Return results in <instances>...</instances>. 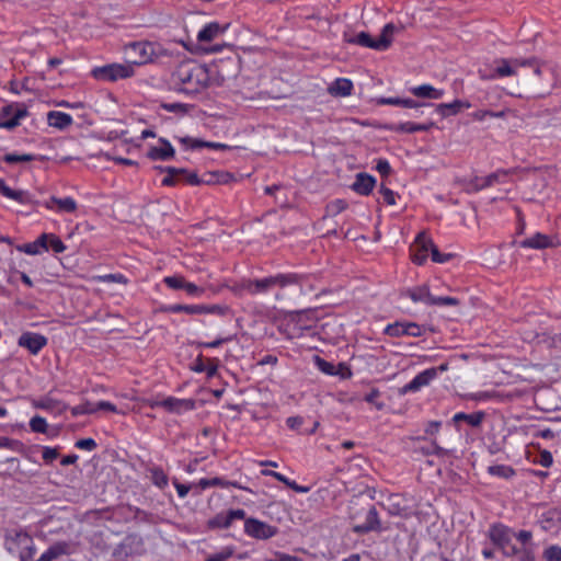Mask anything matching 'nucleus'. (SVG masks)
I'll list each match as a JSON object with an SVG mask.
<instances>
[{
	"instance_id": "1",
	"label": "nucleus",
	"mask_w": 561,
	"mask_h": 561,
	"mask_svg": "<svg viewBox=\"0 0 561 561\" xmlns=\"http://www.w3.org/2000/svg\"><path fill=\"white\" fill-rule=\"evenodd\" d=\"M171 78L175 89L186 94L199 93L210 83L208 68L192 60L181 62Z\"/></svg>"
},
{
	"instance_id": "2",
	"label": "nucleus",
	"mask_w": 561,
	"mask_h": 561,
	"mask_svg": "<svg viewBox=\"0 0 561 561\" xmlns=\"http://www.w3.org/2000/svg\"><path fill=\"white\" fill-rule=\"evenodd\" d=\"M317 321V309L290 311L285 316L278 325V331L286 339H299L305 334L306 331L313 330L316 328Z\"/></svg>"
},
{
	"instance_id": "3",
	"label": "nucleus",
	"mask_w": 561,
	"mask_h": 561,
	"mask_svg": "<svg viewBox=\"0 0 561 561\" xmlns=\"http://www.w3.org/2000/svg\"><path fill=\"white\" fill-rule=\"evenodd\" d=\"M4 547L9 553L16 554L21 561L31 560L36 552L32 536L20 527L5 530Z\"/></svg>"
},
{
	"instance_id": "4",
	"label": "nucleus",
	"mask_w": 561,
	"mask_h": 561,
	"mask_svg": "<svg viewBox=\"0 0 561 561\" xmlns=\"http://www.w3.org/2000/svg\"><path fill=\"white\" fill-rule=\"evenodd\" d=\"M305 276L297 273H279L260 279H251V296L265 294L275 287L302 285Z\"/></svg>"
},
{
	"instance_id": "5",
	"label": "nucleus",
	"mask_w": 561,
	"mask_h": 561,
	"mask_svg": "<svg viewBox=\"0 0 561 561\" xmlns=\"http://www.w3.org/2000/svg\"><path fill=\"white\" fill-rule=\"evenodd\" d=\"M486 537L503 557L513 558L516 554V545L513 543V528L503 523H493L488 528Z\"/></svg>"
},
{
	"instance_id": "6",
	"label": "nucleus",
	"mask_w": 561,
	"mask_h": 561,
	"mask_svg": "<svg viewBox=\"0 0 561 561\" xmlns=\"http://www.w3.org/2000/svg\"><path fill=\"white\" fill-rule=\"evenodd\" d=\"M128 49L134 54V59L128 62V65H133V69L136 66L156 62L168 55L160 44L152 42H134L128 45Z\"/></svg>"
},
{
	"instance_id": "7",
	"label": "nucleus",
	"mask_w": 561,
	"mask_h": 561,
	"mask_svg": "<svg viewBox=\"0 0 561 561\" xmlns=\"http://www.w3.org/2000/svg\"><path fill=\"white\" fill-rule=\"evenodd\" d=\"M393 25L391 23L386 24L382 28L379 38L374 39L367 32H360L356 35H350L348 33L343 34V41L347 44L358 45L362 47H368L376 50H386L391 45V38L387 36L390 32L392 33Z\"/></svg>"
},
{
	"instance_id": "8",
	"label": "nucleus",
	"mask_w": 561,
	"mask_h": 561,
	"mask_svg": "<svg viewBox=\"0 0 561 561\" xmlns=\"http://www.w3.org/2000/svg\"><path fill=\"white\" fill-rule=\"evenodd\" d=\"M400 297H408L413 302H423L428 306H458L459 300L455 297H435L431 295L426 285L414 286L401 290Z\"/></svg>"
},
{
	"instance_id": "9",
	"label": "nucleus",
	"mask_w": 561,
	"mask_h": 561,
	"mask_svg": "<svg viewBox=\"0 0 561 561\" xmlns=\"http://www.w3.org/2000/svg\"><path fill=\"white\" fill-rule=\"evenodd\" d=\"M91 75L99 81L115 82L122 79H128L135 76L133 65L125 64H107L92 69Z\"/></svg>"
},
{
	"instance_id": "10",
	"label": "nucleus",
	"mask_w": 561,
	"mask_h": 561,
	"mask_svg": "<svg viewBox=\"0 0 561 561\" xmlns=\"http://www.w3.org/2000/svg\"><path fill=\"white\" fill-rule=\"evenodd\" d=\"M447 369V365L443 364L438 368L432 367L427 368L420 374H417L410 382L400 388V394H407L408 392H416L421 388L428 386L432 380L437 377V371H444Z\"/></svg>"
},
{
	"instance_id": "11",
	"label": "nucleus",
	"mask_w": 561,
	"mask_h": 561,
	"mask_svg": "<svg viewBox=\"0 0 561 561\" xmlns=\"http://www.w3.org/2000/svg\"><path fill=\"white\" fill-rule=\"evenodd\" d=\"M244 533L255 539H270L277 534V528L256 518L244 519Z\"/></svg>"
},
{
	"instance_id": "12",
	"label": "nucleus",
	"mask_w": 561,
	"mask_h": 561,
	"mask_svg": "<svg viewBox=\"0 0 561 561\" xmlns=\"http://www.w3.org/2000/svg\"><path fill=\"white\" fill-rule=\"evenodd\" d=\"M245 511L242 508L229 510L226 513H219L215 517L208 520V526L210 528H220L227 529L232 523L237 519L243 520L245 519Z\"/></svg>"
},
{
	"instance_id": "13",
	"label": "nucleus",
	"mask_w": 561,
	"mask_h": 561,
	"mask_svg": "<svg viewBox=\"0 0 561 561\" xmlns=\"http://www.w3.org/2000/svg\"><path fill=\"white\" fill-rule=\"evenodd\" d=\"M18 345L36 355L47 345V337L39 333L24 332L20 335Z\"/></svg>"
},
{
	"instance_id": "14",
	"label": "nucleus",
	"mask_w": 561,
	"mask_h": 561,
	"mask_svg": "<svg viewBox=\"0 0 561 561\" xmlns=\"http://www.w3.org/2000/svg\"><path fill=\"white\" fill-rule=\"evenodd\" d=\"M381 529V523L378 516V512L374 505H369L365 512V520L360 524L353 526L355 534H367L370 531H378Z\"/></svg>"
},
{
	"instance_id": "15",
	"label": "nucleus",
	"mask_w": 561,
	"mask_h": 561,
	"mask_svg": "<svg viewBox=\"0 0 561 561\" xmlns=\"http://www.w3.org/2000/svg\"><path fill=\"white\" fill-rule=\"evenodd\" d=\"M0 193L4 197L13 199L23 205H33V206L39 205V202L34 199L33 196L28 192L22 191V190H12L11 187H9L5 184L4 180H2V179H0Z\"/></svg>"
},
{
	"instance_id": "16",
	"label": "nucleus",
	"mask_w": 561,
	"mask_h": 561,
	"mask_svg": "<svg viewBox=\"0 0 561 561\" xmlns=\"http://www.w3.org/2000/svg\"><path fill=\"white\" fill-rule=\"evenodd\" d=\"M195 400L193 399H179L174 397H168L161 400V408L165 409L170 413L181 414L185 411H192L195 409Z\"/></svg>"
},
{
	"instance_id": "17",
	"label": "nucleus",
	"mask_w": 561,
	"mask_h": 561,
	"mask_svg": "<svg viewBox=\"0 0 561 561\" xmlns=\"http://www.w3.org/2000/svg\"><path fill=\"white\" fill-rule=\"evenodd\" d=\"M159 142L161 146L151 147L147 152V157L152 161L171 160L175 154V150L172 145L163 138H160Z\"/></svg>"
},
{
	"instance_id": "18",
	"label": "nucleus",
	"mask_w": 561,
	"mask_h": 561,
	"mask_svg": "<svg viewBox=\"0 0 561 561\" xmlns=\"http://www.w3.org/2000/svg\"><path fill=\"white\" fill-rule=\"evenodd\" d=\"M556 245H558V242L556 241V239L553 237L543 234L540 232H537L534 236L520 241L522 248H530V249H538V250L553 248Z\"/></svg>"
},
{
	"instance_id": "19",
	"label": "nucleus",
	"mask_w": 561,
	"mask_h": 561,
	"mask_svg": "<svg viewBox=\"0 0 561 561\" xmlns=\"http://www.w3.org/2000/svg\"><path fill=\"white\" fill-rule=\"evenodd\" d=\"M428 242L433 241L426 237L425 232H421L417 234L415 239V249L413 250L412 253V261L415 264L423 265L426 262L428 252H431Z\"/></svg>"
},
{
	"instance_id": "20",
	"label": "nucleus",
	"mask_w": 561,
	"mask_h": 561,
	"mask_svg": "<svg viewBox=\"0 0 561 561\" xmlns=\"http://www.w3.org/2000/svg\"><path fill=\"white\" fill-rule=\"evenodd\" d=\"M435 126V123L430 121L427 123L417 124L413 122H404L399 124H390L386 128L394 133H416V131H428Z\"/></svg>"
},
{
	"instance_id": "21",
	"label": "nucleus",
	"mask_w": 561,
	"mask_h": 561,
	"mask_svg": "<svg viewBox=\"0 0 561 561\" xmlns=\"http://www.w3.org/2000/svg\"><path fill=\"white\" fill-rule=\"evenodd\" d=\"M33 407L58 415L62 414L68 409V405L65 402L49 396L35 400L33 402Z\"/></svg>"
},
{
	"instance_id": "22",
	"label": "nucleus",
	"mask_w": 561,
	"mask_h": 561,
	"mask_svg": "<svg viewBox=\"0 0 561 561\" xmlns=\"http://www.w3.org/2000/svg\"><path fill=\"white\" fill-rule=\"evenodd\" d=\"M538 522L546 531L558 529L561 525V511L558 508H549L540 515Z\"/></svg>"
},
{
	"instance_id": "23",
	"label": "nucleus",
	"mask_w": 561,
	"mask_h": 561,
	"mask_svg": "<svg viewBox=\"0 0 561 561\" xmlns=\"http://www.w3.org/2000/svg\"><path fill=\"white\" fill-rule=\"evenodd\" d=\"M54 204L57 206V211L60 213L72 214L78 208L77 202L70 196L64 198L51 196L49 201L43 204V206L47 209H54Z\"/></svg>"
},
{
	"instance_id": "24",
	"label": "nucleus",
	"mask_w": 561,
	"mask_h": 561,
	"mask_svg": "<svg viewBox=\"0 0 561 561\" xmlns=\"http://www.w3.org/2000/svg\"><path fill=\"white\" fill-rule=\"evenodd\" d=\"M376 184V180L373 175L367 173H358L352 184V190L360 195H369Z\"/></svg>"
},
{
	"instance_id": "25",
	"label": "nucleus",
	"mask_w": 561,
	"mask_h": 561,
	"mask_svg": "<svg viewBox=\"0 0 561 561\" xmlns=\"http://www.w3.org/2000/svg\"><path fill=\"white\" fill-rule=\"evenodd\" d=\"M47 237V233H42L34 242L18 245L16 250L28 255L41 254L48 250Z\"/></svg>"
},
{
	"instance_id": "26",
	"label": "nucleus",
	"mask_w": 561,
	"mask_h": 561,
	"mask_svg": "<svg viewBox=\"0 0 561 561\" xmlns=\"http://www.w3.org/2000/svg\"><path fill=\"white\" fill-rule=\"evenodd\" d=\"M501 175H506V172H503V171H497V172H494V173H491L486 176H483V178H479V176H476L470 183H469V188L468 191L469 192H478L482 188H485V187H489V186H492L495 182L499 181V178Z\"/></svg>"
},
{
	"instance_id": "27",
	"label": "nucleus",
	"mask_w": 561,
	"mask_h": 561,
	"mask_svg": "<svg viewBox=\"0 0 561 561\" xmlns=\"http://www.w3.org/2000/svg\"><path fill=\"white\" fill-rule=\"evenodd\" d=\"M72 116L65 112L50 111L47 114L48 125L60 130L69 127L72 124Z\"/></svg>"
},
{
	"instance_id": "28",
	"label": "nucleus",
	"mask_w": 561,
	"mask_h": 561,
	"mask_svg": "<svg viewBox=\"0 0 561 561\" xmlns=\"http://www.w3.org/2000/svg\"><path fill=\"white\" fill-rule=\"evenodd\" d=\"M471 104L466 101L455 100L451 103H440L436 105V112L443 116L457 115L462 108H469Z\"/></svg>"
},
{
	"instance_id": "29",
	"label": "nucleus",
	"mask_w": 561,
	"mask_h": 561,
	"mask_svg": "<svg viewBox=\"0 0 561 561\" xmlns=\"http://www.w3.org/2000/svg\"><path fill=\"white\" fill-rule=\"evenodd\" d=\"M353 82L347 78H337L329 87L328 91L334 96H348L353 91Z\"/></svg>"
},
{
	"instance_id": "30",
	"label": "nucleus",
	"mask_w": 561,
	"mask_h": 561,
	"mask_svg": "<svg viewBox=\"0 0 561 561\" xmlns=\"http://www.w3.org/2000/svg\"><path fill=\"white\" fill-rule=\"evenodd\" d=\"M181 142L184 144L186 146V148H190V149H199V148H210V149H215V150L229 149V146L225 145V144L205 141V140L196 139V138H192V137L182 138Z\"/></svg>"
},
{
	"instance_id": "31",
	"label": "nucleus",
	"mask_w": 561,
	"mask_h": 561,
	"mask_svg": "<svg viewBox=\"0 0 561 561\" xmlns=\"http://www.w3.org/2000/svg\"><path fill=\"white\" fill-rule=\"evenodd\" d=\"M411 93L416 98L438 100L444 95V90L436 89L431 84H421L412 88Z\"/></svg>"
},
{
	"instance_id": "32",
	"label": "nucleus",
	"mask_w": 561,
	"mask_h": 561,
	"mask_svg": "<svg viewBox=\"0 0 561 561\" xmlns=\"http://www.w3.org/2000/svg\"><path fill=\"white\" fill-rule=\"evenodd\" d=\"M484 417H485V413L483 411H477V412H473L470 414H467L465 412H459L454 415L453 421L455 423L463 421L472 427H478L481 425Z\"/></svg>"
},
{
	"instance_id": "33",
	"label": "nucleus",
	"mask_w": 561,
	"mask_h": 561,
	"mask_svg": "<svg viewBox=\"0 0 561 561\" xmlns=\"http://www.w3.org/2000/svg\"><path fill=\"white\" fill-rule=\"evenodd\" d=\"M201 305H181V304H174V305H168L161 307V311L165 313H180L184 312L187 314H202Z\"/></svg>"
},
{
	"instance_id": "34",
	"label": "nucleus",
	"mask_w": 561,
	"mask_h": 561,
	"mask_svg": "<svg viewBox=\"0 0 561 561\" xmlns=\"http://www.w3.org/2000/svg\"><path fill=\"white\" fill-rule=\"evenodd\" d=\"M160 172H165L167 175L162 179L161 184L163 186H175V181L173 180V175H185L190 174V171L184 168H174V167H157Z\"/></svg>"
},
{
	"instance_id": "35",
	"label": "nucleus",
	"mask_w": 561,
	"mask_h": 561,
	"mask_svg": "<svg viewBox=\"0 0 561 561\" xmlns=\"http://www.w3.org/2000/svg\"><path fill=\"white\" fill-rule=\"evenodd\" d=\"M19 112H23L24 114L21 116V119L28 115L27 108L24 104L21 103H10L4 105L0 110V118L2 121L15 118V115Z\"/></svg>"
},
{
	"instance_id": "36",
	"label": "nucleus",
	"mask_w": 561,
	"mask_h": 561,
	"mask_svg": "<svg viewBox=\"0 0 561 561\" xmlns=\"http://www.w3.org/2000/svg\"><path fill=\"white\" fill-rule=\"evenodd\" d=\"M377 103L381 104V105H396V106H402V107H407V108H416V107L424 105V103H419V102L414 101L413 99H401V98H380V99H378Z\"/></svg>"
},
{
	"instance_id": "37",
	"label": "nucleus",
	"mask_w": 561,
	"mask_h": 561,
	"mask_svg": "<svg viewBox=\"0 0 561 561\" xmlns=\"http://www.w3.org/2000/svg\"><path fill=\"white\" fill-rule=\"evenodd\" d=\"M224 32V28L216 22H211L206 24L197 34L198 42H210L213 41L219 33Z\"/></svg>"
},
{
	"instance_id": "38",
	"label": "nucleus",
	"mask_w": 561,
	"mask_h": 561,
	"mask_svg": "<svg viewBox=\"0 0 561 561\" xmlns=\"http://www.w3.org/2000/svg\"><path fill=\"white\" fill-rule=\"evenodd\" d=\"M185 181H186V184H190V185L217 184L216 173H208V174L204 175L203 178H199L197 175V173L190 172V174H187V176L185 178Z\"/></svg>"
},
{
	"instance_id": "39",
	"label": "nucleus",
	"mask_w": 561,
	"mask_h": 561,
	"mask_svg": "<svg viewBox=\"0 0 561 561\" xmlns=\"http://www.w3.org/2000/svg\"><path fill=\"white\" fill-rule=\"evenodd\" d=\"M488 473L503 479H510L515 476V470L511 466L494 465L488 467Z\"/></svg>"
},
{
	"instance_id": "40",
	"label": "nucleus",
	"mask_w": 561,
	"mask_h": 561,
	"mask_svg": "<svg viewBox=\"0 0 561 561\" xmlns=\"http://www.w3.org/2000/svg\"><path fill=\"white\" fill-rule=\"evenodd\" d=\"M149 472L151 474V481L154 485H157L160 489H163L168 485L169 479L162 468L152 467L149 469Z\"/></svg>"
},
{
	"instance_id": "41",
	"label": "nucleus",
	"mask_w": 561,
	"mask_h": 561,
	"mask_svg": "<svg viewBox=\"0 0 561 561\" xmlns=\"http://www.w3.org/2000/svg\"><path fill=\"white\" fill-rule=\"evenodd\" d=\"M499 64L500 65L495 69V75L497 77L503 78L516 75L515 66H513L512 60L500 59Z\"/></svg>"
},
{
	"instance_id": "42",
	"label": "nucleus",
	"mask_w": 561,
	"mask_h": 561,
	"mask_svg": "<svg viewBox=\"0 0 561 561\" xmlns=\"http://www.w3.org/2000/svg\"><path fill=\"white\" fill-rule=\"evenodd\" d=\"M273 478H275L277 481L284 483L286 486L294 490L295 492L308 493L310 491L309 486L299 485L295 481L289 480L287 477H285L282 473H273Z\"/></svg>"
},
{
	"instance_id": "43",
	"label": "nucleus",
	"mask_w": 561,
	"mask_h": 561,
	"mask_svg": "<svg viewBox=\"0 0 561 561\" xmlns=\"http://www.w3.org/2000/svg\"><path fill=\"white\" fill-rule=\"evenodd\" d=\"M314 363H316L317 367L319 368V370H321L322 373H324L329 376H334L337 374L336 367L333 363H330L318 355L314 356Z\"/></svg>"
},
{
	"instance_id": "44",
	"label": "nucleus",
	"mask_w": 561,
	"mask_h": 561,
	"mask_svg": "<svg viewBox=\"0 0 561 561\" xmlns=\"http://www.w3.org/2000/svg\"><path fill=\"white\" fill-rule=\"evenodd\" d=\"M186 279L182 275H172L163 278V283L171 289H183L186 284Z\"/></svg>"
},
{
	"instance_id": "45",
	"label": "nucleus",
	"mask_w": 561,
	"mask_h": 561,
	"mask_svg": "<svg viewBox=\"0 0 561 561\" xmlns=\"http://www.w3.org/2000/svg\"><path fill=\"white\" fill-rule=\"evenodd\" d=\"M385 334L392 337H400L405 335V322H394L388 324L385 329Z\"/></svg>"
},
{
	"instance_id": "46",
	"label": "nucleus",
	"mask_w": 561,
	"mask_h": 561,
	"mask_svg": "<svg viewBox=\"0 0 561 561\" xmlns=\"http://www.w3.org/2000/svg\"><path fill=\"white\" fill-rule=\"evenodd\" d=\"M471 116L474 121H483L485 117L504 118L506 116V111L494 112L488 110H480L473 112Z\"/></svg>"
},
{
	"instance_id": "47",
	"label": "nucleus",
	"mask_w": 561,
	"mask_h": 561,
	"mask_svg": "<svg viewBox=\"0 0 561 561\" xmlns=\"http://www.w3.org/2000/svg\"><path fill=\"white\" fill-rule=\"evenodd\" d=\"M230 289L234 295L240 297L245 294L251 295V279L237 282L230 287Z\"/></svg>"
},
{
	"instance_id": "48",
	"label": "nucleus",
	"mask_w": 561,
	"mask_h": 561,
	"mask_svg": "<svg viewBox=\"0 0 561 561\" xmlns=\"http://www.w3.org/2000/svg\"><path fill=\"white\" fill-rule=\"evenodd\" d=\"M3 160L7 163H19V162H31L36 160V156L31 153H23V154H16V153H7L3 157Z\"/></svg>"
},
{
	"instance_id": "49",
	"label": "nucleus",
	"mask_w": 561,
	"mask_h": 561,
	"mask_svg": "<svg viewBox=\"0 0 561 561\" xmlns=\"http://www.w3.org/2000/svg\"><path fill=\"white\" fill-rule=\"evenodd\" d=\"M95 412H96L95 404L91 403L89 401L71 408L72 416H78V415H83V414H92Z\"/></svg>"
},
{
	"instance_id": "50",
	"label": "nucleus",
	"mask_w": 561,
	"mask_h": 561,
	"mask_svg": "<svg viewBox=\"0 0 561 561\" xmlns=\"http://www.w3.org/2000/svg\"><path fill=\"white\" fill-rule=\"evenodd\" d=\"M542 558L546 561H561V547L558 545L547 547L542 552Z\"/></svg>"
},
{
	"instance_id": "51",
	"label": "nucleus",
	"mask_w": 561,
	"mask_h": 561,
	"mask_svg": "<svg viewBox=\"0 0 561 561\" xmlns=\"http://www.w3.org/2000/svg\"><path fill=\"white\" fill-rule=\"evenodd\" d=\"M30 427L34 433L45 434L48 425L44 417L35 415L30 421Z\"/></svg>"
},
{
	"instance_id": "52",
	"label": "nucleus",
	"mask_w": 561,
	"mask_h": 561,
	"mask_svg": "<svg viewBox=\"0 0 561 561\" xmlns=\"http://www.w3.org/2000/svg\"><path fill=\"white\" fill-rule=\"evenodd\" d=\"M428 247L431 249V256L433 262L446 263L453 257V255L449 253H440L433 242H428Z\"/></svg>"
},
{
	"instance_id": "53",
	"label": "nucleus",
	"mask_w": 561,
	"mask_h": 561,
	"mask_svg": "<svg viewBox=\"0 0 561 561\" xmlns=\"http://www.w3.org/2000/svg\"><path fill=\"white\" fill-rule=\"evenodd\" d=\"M202 314H218L225 316L229 311V307L221 305H201Z\"/></svg>"
},
{
	"instance_id": "54",
	"label": "nucleus",
	"mask_w": 561,
	"mask_h": 561,
	"mask_svg": "<svg viewBox=\"0 0 561 561\" xmlns=\"http://www.w3.org/2000/svg\"><path fill=\"white\" fill-rule=\"evenodd\" d=\"M346 207H347V204L345 201L335 199L327 205V208H325L327 215L336 216L340 213H342L344 209H346Z\"/></svg>"
},
{
	"instance_id": "55",
	"label": "nucleus",
	"mask_w": 561,
	"mask_h": 561,
	"mask_svg": "<svg viewBox=\"0 0 561 561\" xmlns=\"http://www.w3.org/2000/svg\"><path fill=\"white\" fill-rule=\"evenodd\" d=\"M518 561H535V550L534 547H522L518 548L516 546V554Z\"/></svg>"
},
{
	"instance_id": "56",
	"label": "nucleus",
	"mask_w": 561,
	"mask_h": 561,
	"mask_svg": "<svg viewBox=\"0 0 561 561\" xmlns=\"http://www.w3.org/2000/svg\"><path fill=\"white\" fill-rule=\"evenodd\" d=\"M198 484L202 489H207L211 486L228 488V480L218 477L211 479H201Z\"/></svg>"
},
{
	"instance_id": "57",
	"label": "nucleus",
	"mask_w": 561,
	"mask_h": 561,
	"mask_svg": "<svg viewBox=\"0 0 561 561\" xmlns=\"http://www.w3.org/2000/svg\"><path fill=\"white\" fill-rule=\"evenodd\" d=\"M47 243L49 242V245L55 253H62L66 251L67 247L59 237L54 233H47Z\"/></svg>"
},
{
	"instance_id": "58",
	"label": "nucleus",
	"mask_w": 561,
	"mask_h": 561,
	"mask_svg": "<svg viewBox=\"0 0 561 561\" xmlns=\"http://www.w3.org/2000/svg\"><path fill=\"white\" fill-rule=\"evenodd\" d=\"M95 280L101 283H122L126 284L127 279L123 274H106V275H99L94 277Z\"/></svg>"
},
{
	"instance_id": "59",
	"label": "nucleus",
	"mask_w": 561,
	"mask_h": 561,
	"mask_svg": "<svg viewBox=\"0 0 561 561\" xmlns=\"http://www.w3.org/2000/svg\"><path fill=\"white\" fill-rule=\"evenodd\" d=\"M514 538L517 539L522 543V547H534L531 540H533V533L529 530H519L517 533L514 531Z\"/></svg>"
},
{
	"instance_id": "60",
	"label": "nucleus",
	"mask_w": 561,
	"mask_h": 561,
	"mask_svg": "<svg viewBox=\"0 0 561 561\" xmlns=\"http://www.w3.org/2000/svg\"><path fill=\"white\" fill-rule=\"evenodd\" d=\"M425 329L423 325L417 324L416 322H405V335L419 337L422 336Z\"/></svg>"
},
{
	"instance_id": "61",
	"label": "nucleus",
	"mask_w": 561,
	"mask_h": 561,
	"mask_svg": "<svg viewBox=\"0 0 561 561\" xmlns=\"http://www.w3.org/2000/svg\"><path fill=\"white\" fill-rule=\"evenodd\" d=\"M422 453L424 455H436L439 457L446 456L447 450L440 447L435 440L431 443L428 447H423Z\"/></svg>"
},
{
	"instance_id": "62",
	"label": "nucleus",
	"mask_w": 561,
	"mask_h": 561,
	"mask_svg": "<svg viewBox=\"0 0 561 561\" xmlns=\"http://www.w3.org/2000/svg\"><path fill=\"white\" fill-rule=\"evenodd\" d=\"M380 397V392L378 389H371L366 396L365 401L374 404L378 410H382L385 404L383 402H378V398Z\"/></svg>"
},
{
	"instance_id": "63",
	"label": "nucleus",
	"mask_w": 561,
	"mask_h": 561,
	"mask_svg": "<svg viewBox=\"0 0 561 561\" xmlns=\"http://www.w3.org/2000/svg\"><path fill=\"white\" fill-rule=\"evenodd\" d=\"M379 193L381 194L382 199L387 205L396 204V193L392 190L385 185H381Z\"/></svg>"
},
{
	"instance_id": "64",
	"label": "nucleus",
	"mask_w": 561,
	"mask_h": 561,
	"mask_svg": "<svg viewBox=\"0 0 561 561\" xmlns=\"http://www.w3.org/2000/svg\"><path fill=\"white\" fill-rule=\"evenodd\" d=\"M75 446L79 449L92 451L98 447V444L93 438H82L77 440Z\"/></svg>"
}]
</instances>
